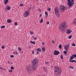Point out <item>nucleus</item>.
Instances as JSON below:
<instances>
[{"mask_svg":"<svg viewBox=\"0 0 76 76\" xmlns=\"http://www.w3.org/2000/svg\"><path fill=\"white\" fill-rule=\"evenodd\" d=\"M68 26L66 22L64 21L61 23L59 26V28L62 32H64L65 31H66V28H67Z\"/></svg>","mask_w":76,"mask_h":76,"instance_id":"f257e3e1","label":"nucleus"},{"mask_svg":"<svg viewBox=\"0 0 76 76\" xmlns=\"http://www.w3.org/2000/svg\"><path fill=\"white\" fill-rule=\"evenodd\" d=\"M54 69L55 75H56L57 72H58V73H56V75H60L61 74V69L58 66H55Z\"/></svg>","mask_w":76,"mask_h":76,"instance_id":"f03ea898","label":"nucleus"},{"mask_svg":"<svg viewBox=\"0 0 76 76\" xmlns=\"http://www.w3.org/2000/svg\"><path fill=\"white\" fill-rule=\"evenodd\" d=\"M68 3L67 5L69 7H70L72 6H73V4H74V0H67Z\"/></svg>","mask_w":76,"mask_h":76,"instance_id":"7ed1b4c3","label":"nucleus"},{"mask_svg":"<svg viewBox=\"0 0 76 76\" xmlns=\"http://www.w3.org/2000/svg\"><path fill=\"white\" fill-rule=\"evenodd\" d=\"M76 57V54L72 55V56H71L70 59L69 60V62H72V63H73V62H75V63H76V61L75 60H73L72 61V60H73V59L75 57Z\"/></svg>","mask_w":76,"mask_h":76,"instance_id":"20e7f679","label":"nucleus"},{"mask_svg":"<svg viewBox=\"0 0 76 76\" xmlns=\"http://www.w3.org/2000/svg\"><path fill=\"white\" fill-rule=\"evenodd\" d=\"M38 62V60L36 58L31 61V64L32 65H37Z\"/></svg>","mask_w":76,"mask_h":76,"instance_id":"39448f33","label":"nucleus"},{"mask_svg":"<svg viewBox=\"0 0 76 76\" xmlns=\"http://www.w3.org/2000/svg\"><path fill=\"white\" fill-rule=\"evenodd\" d=\"M55 11L56 15H59V11H58V7H56L55 9Z\"/></svg>","mask_w":76,"mask_h":76,"instance_id":"423d86ee","label":"nucleus"},{"mask_svg":"<svg viewBox=\"0 0 76 76\" xmlns=\"http://www.w3.org/2000/svg\"><path fill=\"white\" fill-rule=\"evenodd\" d=\"M59 10L60 12H64V7L62 5L60 6Z\"/></svg>","mask_w":76,"mask_h":76,"instance_id":"0eeeda50","label":"nucleus"},{"mask_svg":"<svg viewBox=\"0 0 76 76\" xmlns=\"http://www.w3.org/2000/svg\"><path fill=\"white\" fill-rule=\"evenodd\" d=\"M29 12L27 11H26L25 12V14H24V16L25 18H26V17H28V15H29Z\"/></svg>","mask_w":76,"mask_h":76,"instance_id":"6e6552de","label":"nucleus"},{"mask_svg":"<svg viewBox=\"0 0 76 76\" xmlns=\"http://www.w3.org/2000/svg\"><path fill=\"white\" fill-rule=\"evenodd\" d=\"M53 54L54 55H55V56L58 55V54H60V52H59L58 51H57L56 50H55L54 51Z\"/></svg>","mask_w":76,"mask_h":76,"instance_id":"1a4fd4ad","label":"nucleus"},{"mask_svg":"<svg viewBox=\"0 0 76 76\" xmlns=\"http://www.w3.org/2000/svg\"><path fill=\"white\" fill-rule=\"evenodd\" d=\"M37 65H33V66H32V69L34 70H37Z\"/></svg>","mask_w":76,"mask_h":76,"instance_id":"9d476101","label":"nucleus"},{"mask_svg":"<svg viewBox=\"0 0 76 76\" xmlns=\"http://www.w3.org/2000/svg\"><path fill=\"white\" fill-rule=\"evenodd\" d=\"M71 32H72V30L69 29H68L66 31V34H70Z\"/></svg>","mask_w":76,"mask_h":76,"instance_id":"9b49d317","label":"nucleus"},{"mask_svg":"<svg viewBox=\"0 0 76 76\" xmlns=\"http://www.w3.org/2000/svg\"><path fill=\"white\" fill-rule=\"evenodd\" d=\"M69 48V45H66L65 46V50L67 51V49Z\"/></svg>","mask_w":76,"mask_h":76,"instance_id":"f8f14e48","label":"nucleus"},{"mask_svg":"<svg viewBox=\"0 0 76 76\" xmlns=\"http://www.w3.org/2000/svg\"><path fill=\"white\" fill-rule=\"evenodd\" d=\"M6 10H10V7L9 6H7L6 7Z\"/></svg>","mask_w":76,"mask_h":76,"instance_id":"ddd939ff","label":"nucleus"},{"mask_svg":"<svg viewBox=\"0 0 76 76\" xmlns=\"http://www.w3.org/2000/svg\"><path fill=\"white\" fill-rule=\"evenodd\" d=\"M43 69L45 72H46L47 71V67L46 66H45L43 67Z\"/></svg>","mask_w":76,"mask_h":76,"instance_id":"4468645a","label":"nucleus"},{"mask_svg":"<svg viewBox=\"0 0 76 76\" xmlns=\"http://www.w3.org/2000/svg\"><path fill=\"white\" fill-rule=\"evenodd\" d=\"M8 2H9V0H4V4H7Z\"/></svg>","mask_w":76,"mask_h":76,"instance_id":"2eb2a0df","label":"nucleus"},{"mask_svg":"<svg viewBox=\"0 0 76 76\" xmlns=\"http://www.w3.org/2000/svg\"><path fill=\"white\" fill-rule=\"evenodd\" d=\"M7 23H12L11 20L10 19L8 20L7 21Z\"/></svg>","mask_w":76,"mask_h":76,"instance_id":"dca6fc26","label":"nucleus"},{"mask_svg":"<svg viewBox=\"0 0 76 76\" xmlns=\"http://www.w3.org/2000/svg\"><path fill=\"white\" fill-rule=\"evenodd\" d=\"M37 51H39L40 52H41V50L39 48H38L37 49Z\"/></svg>","mask_w":76,"mask_h":76,"instance_id":"f3484780","label":"nucleus"},{"mask_svg":"<svg viewBox=\"0 0 76 76\" xmlns=\"http://www.w3.org/2000/svg\"><path fill=\"white\" fill-rule=\"evenodd\" d=\"M27 71H28V73H30L31 72V71H30V69H28V68H27L26 69Z\"/></svg>","mask_w":76,"mask_h":76,"instance_id":"a211bd4d","label":"nucleus"},{"mask_svg":"<svg viewBox=\"0 0 76 76\" xmlns=\"http://www.w3.org/2000/svg\"><path fill=\"white\" fill-rule=\"evenodd\" d=\"M30 43H31V44H35V42L30 41Z\"/></svg>","mask_w":76,"mask_h":76,"instance_id":"6ab92c4d","label":"nucleus"},{"mask_svg":"<svg viewBox=\"0 0 76 76\" xmlns=\"http://www.w3.org/2000/svg\"><path fill=\"white\" fill-rule=\"evenodd\" d=\"M42 50L43 51V52H44L45 51V48H42Z\"/></svg>","mask_w":76,"mask_h":76,"instance_id":"aec40b11","label":"nucleus"},{"mask_svg":"<svg viewBox=\"0 0 76 76\" xmlns=\"http://www.w3.org/2000/svg\"><path fill=\"white\" fill-rule=\"evenodd\" d=\"M62 46V45H61V44L59 45V48L60 49H61Z\"/></svg>","mask_w":76,"mask_h":76,"instance_id":"412c9836","label":"nucleus"},{"mask_svg":"<svg viewBox=\"0 0 76 76\" xmlns=\"http://www.w3.org/2000/svg\"><path fill=\"white\" fill-rule=\"evenodd\" d=\"M14 53L16 54V55H17L18 54V52L16 51V52H14Z\"/></svg>","mask_w":76,"mask_h":76,"instance_id":"4be33fe9","label":"nucleus"},{"mask_svg":"<svg viewBox=\"0 0 76 76\" xmlns=\"http://www.w3.org/2000/svg\"><path fill=\"white\" fill-rule=\"evenodd\" d=\"M68 9V7H64V10H67Z\"/></svg>","mask_w":76,"mask_h":76,"instance_id":"5701e85b","label":"nucleus"},{"mask_svg":"<svg viewBox=\"0 0 76 76\" xmlns=\"http://www.w3.org/2000/svg\"><path fill=\"white\" fill-rule=\"evenodd\" d=\"M30 33L31 35H33L34 34V32L33 31H31L30 32Z\"/></svg>","mask_w":76,"mask_h":76,"instance_id":"b1692460","label":"nucleus"},{"mask_svg":"<svg viewBox=\"0 0 76 76\" xmlns=\"http://www.w3.org/2000/svg\"><path fill=\"white\" fill-rule=\"evenodd\" d=\"M63 53L64 54H67V52L66 51H64L63 52Z\"/></svg>","mask_w":76,"mask_h":76,"instance_id":"393cba45","label":"nucleus"},{"mask_svg":"<svg viewBox=\"0 0 76 76\" xmlns=\"http://www.w3.org/2000/svg\"><path fill=\"white\" fill-rule=\"evenodd\" d=\"M18 50H19V51H21L22 50V49L20 47H18Z\"/></svg>","mask_w":76,"mask_h":76,"instance_id":"a878e982","label":"nucleus"},{"mask_svg":"<svg viewBox=\"0 0 76 76\" xmlns=\"http://www.w3.org/2000/svg\"><path fill=\"white\" fill-rule=\"evenodd\" d=\"M60 57L62 60H63V55H61Z\"/></svg>","mask_w":76,"mask_h":76,"instance_id":"bb28decb","label":"nucleus"},{"mask_svg":"<svg viewBox=\"0 0 76 76\" xmlns=\"http://www.w3.org/2000/svg\"><path fill=\"white\" fill-rule=\"evenodd\" d=\"M42 22H43V19L42 18L40 20V23H42Z\"/></svg>","mask_w":76,"mask_h":76,"instance_id":"cd10ccee","label":"nucleus"},{"mask_svg":"<svg viewBox=\"0 0 76 76\" xmlns=\"http://www.w3.org/2000/svg\"><path fill=\"white\" fill-rule=\"evenodd\" d=\"M32 37L33 38H34V39H35V40H37V38L36 37H35L34 36H33Z\"/></svg>","mask_w":76,"mask_h":76,"instance_id":"c85d7f7f","label":"nucleus"},{"mask_svg":"<svg viewBox=\"0 0 76 76\" xmlns=\"http://www.w3.org/2000/svg\"><path fill=\"white\" fill-rule=\"evenodd\" d=\"M45 14L46 15H47V16H48V13H47V12H45Z\"/></svg>","mask_w":76,"mask_h":76,"instance_id":"c756f323","label":"nucleus"},{"mask_svg":"<svg viewBox=\"0 0 76 76\" xmlns=\"http://www.w3.org/2000/svg\"><path fill=\"white\" fill-rule=\"evenodd\" d=\"M74 22L75 24H76V19H75V20L74 21Z\"/></svg>","mask_w":76,"mask_h":76,"instance_id":"7c9ffc66","label":"nucleus"},{"mask_svg":"<svg viewBox=\"0 0 76 76\" xmlns=\"http://www.w3.org/2000/svg\"><path fill=\"white\" fill-rule=\"evenodd\" d=\"M24 4H21L20 5V6H24Z\"/></svg>","mask_w":76,"mask_h":76,"instance_id":"2f4dec72","label":"nucleus"},{"mask_svg":"<svg viewBox=\"0 0 76 76\" xmlns=\"http://www.w3.org/2000/svg\"><path fill=\"white\" fill-rule=\"evenodd\" d=\"M10 69L11 70H13L14 69V68L13 66H11L10 68Z\"/></svg>","mask_w":76,"mask_h":76,"instance_id":"473e14b6","label":"nucleus"},{"mask_svg":"<svg viewBox=\"0 0 76 76\" xmlns=\"http://www.w3.org/2000/svg\"><path fill=\"white\" fill-rule=\"evenodd\" d=\"M34 9V7H31L29 9V10L30 9Z\"/></svg>","mask_w":76,"mask_h":76,"instance_id":"72a5a7b5","label":"nucleus"},{"mask_svg":"<svg viewBox=\"0 0 76 76\" xmlns=\"http://www.w3.org/2000/svg\"><path fill=\"white\" fill-rule=\"evenodd\" d=\"M1 28H5V26H2L1 27Z\"/></svg>","mask_w":76,"mask_h":76,"instance_id":"f704fd0d","label":"nucleus"},{"mask_svg":"<svg viewBox=\"0 0 76 76\" xmlns=\"http://www.w3.org/2000/svg\"><path fill=\"white\" fill-rule=\"evenodd\" d=\"M72 46H74V47H75V46H76V45H75V44L72 43Z\"/></svg>","mask_w":76,"mask_h":76,"instance_id":"c9c22d12","label":"nucleus"},{"mask_svg":"<svg viewBox=\"0 0 76 76\" xmlns=\"http://www.w3.org/2000/svg\"><path fill=\"white\" fill-rule=\"evenodd\" d=\"M72 36L71 35H70L69 37V39H71V38H72Z\"/></svg>","mask_w":76,"mask_h":76,"instance_id":"e433bc0d","label":"nucleus"},{"mask_svg":"<svg viewBox=\"0 0 76 76\" xmlns=\"http://www.w3.org/2000/svg\"><path fill=\"white\" fill-rule=\"evenodd\" d=\"M48 11H49V12H50V11H51V8H49L48 9Z\"/></svg>","mask_w":76,"mask_h":76,"instance_id":"4c0bfd02","label":"nucleus"},{"mask_svg":"<svg viewBox=\"0 0 76 76\" xmlns=\"http://www.w3.org/2000/svg\"><path fill=\"white\" fill-rule=\"evenodd\" d=\"M14 24L15 25H18V23H17V22H16Z\"/></svg>","mask_w":76,"mask_h":76,"instance_id":"58836bf2","label":"nucleus"},{"mask_svg":"<svg viewBox=\"0 0 76 76\" xmlns=\"http://www.w3.org/2000/svg\"><path fill=\"white\" fill-rule=\"evenodd\" d=\"M38 10H39V12H41V9H38Z\"/></svg>","mask_w":76,"mask_h":76,"instance_id":"ea45409f","label":"nucleus"},{"mask_svg":"<svg viewBox=\"0 0 76 76\" xmlns=\"http://www.w3.org/2000/svg\"><path fill=\"white\" fill-rule=\"evenodd\" d=\"M10 57H11V58H13V57L14 56H13V55H11V56H10Z\"/></svg>","mask_w":76,"mask_h":76,"instance_id":"a19ab883","label":"nucleus"},{"mask_svg":"<svg viewBox=\"0 0 76 76\" xmlns=\"http://www.w3.org/2000/svg\"><path fill=\"white\" fill-rule=\"evenodd\" d=\"M49 23H50V22H49V21H48L47 24V25H49Z\"/></svg>","mask_w":76,"mask_h":76,"instance_id":"79ce46f5","label":"nucleus"},{"mask_svg":"<svg viewBox=\"0 0 76 76\" xmlns=\"http://www.w3.org/2000/svg\"><path fill=\"white\" fill-rule=\"evenodd\" d=\"M45 63H46V64H48L49 63H48V62H45Z\"/></svg>","mask_w":76,"mask_h":76,"instance_id":"37998d69","label":"nucleus"},{"mask_svg":"<svg viewBox=\"0 0 76 76\" xmlns=\"http://www.w3.org/2000/svg\"><path fill=\"white\" fill-rule=\"evenodd\" d=\"M2 48L3 49H4V46H2Z\"/></svg>","mask_w":76,"mask_h":76,"instance_id":"c03bdc74","label":"nucleus"},{"mask_svg":"<svg viewBox=\"0 0 76 76\" xmlns=\"http://www.w3.org/2000/svg\"><path fill=\"white\" fill-rule=\"evenodd\" d=\"M9 72H13V70H10L9 71Z\"/></svg>","mask_w":76,"mask_h":76,"instance_id":"a18cd8bd","label":"nucleus"},{"mask_svg":"<svg viewBox=\"0 0 76 76\" xmlns=\"http://www.w3.org/2000/svg\"><path fill=\"white\" fill-rule=\"evenodd\" d=\"M52 42H53V44H54V43H55V42L53 40Z\"/></svg>","mask_w":76,"mask_h":76,"instance_id":"49530a36","label":"nucleus"},{"mask_svg":"<svg viewBox=\"0 0 76 76\" xmlns=\"http://www.w3.org/2000/svg\"><path fill=\"white\" fill-rule=\"evenodd\" d=\"M41 16H42V14H40V15H39V18H40V17H41Z\"/></svg>","mask_w":76,"mask_h":76,"instance_id":"de8ad7c7","label":"nucleus"},{"mask_svg":"<svg viewBox=\"0 0 76 76\" xmlns=\"http://www.w3.org/2000/svg\"><path fill=\"white\" fill-rule=\"evenodd\" d=\"M32 54H34V51H32Z\"/></svg>","mask_w":76,"mask_h":76,"instance_id":"09e8293b","label":"nucleus"},{"mask_svg":"<svg viewBox=\"0 0 76 76\" xmlns=\"http://www.w3.org/2000/svg\"><path fill=\"white\" fill-rule=\"evenodd\" d=\"M42 44L43 45H44V42H43L42 43Z\"/></svg>","mask_w":76,"mask_h":76,"instance_id":"8fccbe9b","label":"nucleus"},{"mask_svg":"<svg viewBox=\"0 0 76 76\" xmlns=\"http://www.w3.org/2000/svg\"><path fill=\"white\" fill-rule=\"evenodd\" d=\"M37 54H39V52L38 51H37Z\"/></svg>","mask_w":76,"mask_h":76,"instance_id":"3c124183","label":"nucleus"},{"mask_svg":"<svg viewBox=\"0 0 76 76\" xmlns=\"http://www.w3.org/2000/svg\"><path fill=\"white\" fill-rule=\"evenodd\" d=\"M71 69H74V68H73V67H71Z\"/></svg>","mask_w":76,"mask_h":76,"instance_id":"603ef678","label":"nucleus"},{"mask_svg":"<svg viewBox=\"0 0 76 76\" xmlns=\"http://www.w3.org/2000/svg\"><path fill=\"white\" fill-rule=\"evenodd\" d=\"M2 69L4 70H4H5V69H3V68H2Z\"/></svg>","mask_w":76,"mask_h":76,"instance_id":"864d4df0","label":"nucleus"},{"mask_svg":"<svg viewBox=\"0 0 76 76\" xmlns=\"http://www.w3.org/2000/svg\"><path fill=\"white\" fill-rule=\"evenodd\" d=\"M69 68H70V67L71 68H72V66H69Z\"/></svg>","mask_w":76,"mask_h":76,"instance_id":"5fc2aeb1","label":"nucleus"},{"mask_svg":"<svg viewBox=\"0 0 76 76\" xmlns=\"http://www.w3.org/2000/svg\"><path fill=\"white\" fill-rule=\"evenodd\" d=\"M45 1H48V0H44Z\"/></svg>","mask_w":76,"mask_h":76,"instance_id":"6e6d98bb","label":"nucleus"},{"mask_svg":"<svg viewBox=\"0 0 76 76\" xmlns=\"http://www.w3.org/2000/svg\"><path fill=\"white\" fill-rule=\"evenodd\" d=\"M30 5H31V7H32V4H30Z\"/></svg>","mask_w":76,"mask_h":76,"instance_id":"4d7b16f0","label":"nucleus"},{"mask_svg":"<svg viewBox=\"0 0 76 76\" xmlns=\"http://www.w3.org/2000/svg\"><path fill=\"white\" fill-rule=\"evenodd\" d=\"M51 67H52V68H53V66H52Z\"/></svg>","mask_w":76,"mask_h":76,"instance_id":"13d9d810","label":"nucleus"},{"mask_svg":"<svg viewBox=\"0 0 76 76\" xmlns=\"http://www.w3.org/2000/svg\"><path fill=\"white\" fill-rule=\"evenodd\" d=\"M0 69H2V68H1V67Z\"/></svg>","mask_w":76,"mask_h":76,"instance_id":"bf43d9fd","label":"nucleus"},{"mask_svg":"<svg viewBox=\"0 0 76 76\" xmlns=\"http://www.w3.org/2000/svg\"><path fill=\"white\" fill-rule=\"evenodd\" d=\"M7 62H9V63H10V62H9V61H7Z\"/></svg>","mask_w":76,"mask_h":76,"instance_id":"052dcab7","label":"nucleus"},{"mask_svg":"<svg viewBox=\"0 0 76 76\" xmlns=\"http://www.w3.org/2000/svg\"><path fill=\"white\" fill-rule=\"evenodd\" d=\"M29 48H31V47H29Z\"/></svg>","mask_w":76,"mask_h":76,"instance_id":"680f3d73","label":"nucleus"},{"mask_svg":"<svg viewBox=\"0 0 76 76\" xmlns=\"http://www.w3.org/2000/svg\"><path fill=\"white\" fill-rule=\"evenodd\" d=\"M22 53H23V51L22 52Z\"/></svg>","mask_w":76,"mask_h":76,"instance_id":"e2e57ef3","label":"nucleus"},{"mask_svg":"<svg viewBox=\"0 0 76 76\" xmlns=\"http://www.w3.org/2000/svg\"><path fill=\"white\" fill-rule=\"evenodd\" d=\"M36 0L37 1H38V0Z\"/></svg>","mask_w":76,"mask_h":76,"instance_id":"0e129e2a","label":"nucleus"},{"mask_svg":"<svg viewBox=\"0 0 76 76\" xmlns=\"http://www.w3.org/2000/svg\"><path fill=\"white\" fill-rule=\"evenodd\" d=\"M36 50H37V49H36Z\"/></svg>","mask_w":76,"mask_h":76,"instance_id":"69168bd1","label":"nucleus"},{"mask_svg":"<svg viewBox=\"0 0 76 76\" xmlns=\"http://www.w3.org/2000/svg\"><path fill=\"white\" fill-rule=\"evenodd\" d=\"M1 68V67H0V69Z\"/></svg>","mask_w":76,"mask_h":76,"instance_id":"338daca9","label":"nucleus"},{"mask_svg":"<svg viewBox=\"0 0 76 76\" xmlns=\"http://www.w3.org/2000/svg\"><path fill=\"white\" fill-rule=\"evenodd\" d=\"M33 7H34V6H33Z\"/></svg>","mask_w":76,"mask_h":76,"instance_id":"774afa93","label":"nucleus"}]
</instances>
